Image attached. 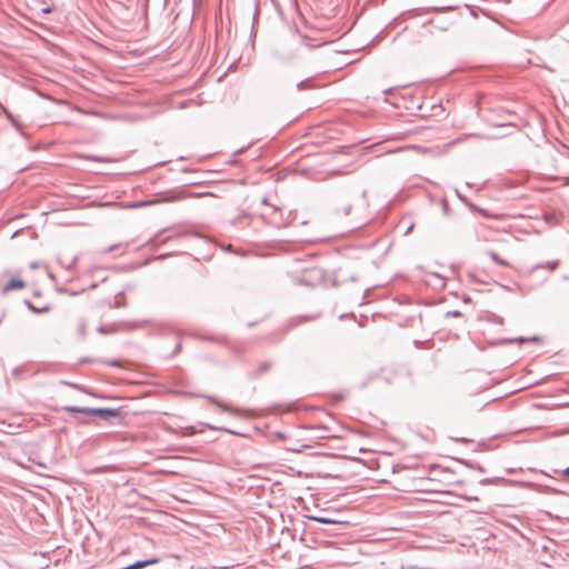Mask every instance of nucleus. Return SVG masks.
I'll return each mask as SVG.
<instances>
[{
  "mask_svg": "<svg viewBox=\"0 0 569 569\" xmlns=\"http://www.w3.org/2000/svg\"><path fill=\"white\" fill-rule=\"evenodd\" d=\"M489 256L497 263H499L501 266H508V263L505 260L500 259L496 252L491 251V252H489Z\"/></svg>",
  "mask_w": 569,
  "mask_h": 569,
  "instance_id": "10",
  "label": "nucleus"
},
{
  "mask_svg": "<svg viewBox=\"0 0 569 569\" xmlns=\"http://www.w3.org/2000/svg\"><path fill=\"white\" fill-rule=\"evenodd\" d=\"M63 411L70 413H83L97 416L106 421H111L114 418H120L121 412L119 409L112 408H88V407H77V406H66L62 408Z\"/></svg>",
  "mask_w": 569,
  "mask_h": 569,
  "instance_id": "2",
  "label": "nucleus"
},
{
  "mask_svg": "<svg viewBox=\"0 0 569 569\" xmlns=\"http://www.w3.org/2000/svg\"><path fill=\"white\" fill-rule=\"evenodd\" d=\"M180 348H181V345H180V343H178V345L176 346V349H174L173 355H176L177 352H179Z\"/></svg>",
  "mask_w": 569,
  "mask_h": 569,
  "instance_id": "25",
  "label": "nucleus"
},
{
  "mask_svg": "<svg viewBox=\"0 0 569 569\" xmlns=\"http://www.w3.org/2000/svg\"><path fill=\"white\" fill-rule=\"evenodd\" d=\"M462 313L459 311V310H452V311H448L446 313V317H455V318H458V317H461Z\"/></svg>",
  "mask_w": 569,
  "mask_h": 569,
  "instance_id": "12",
  "label": "nucleus"
},
{
  "mask_svg": "<svg viewBox=\"0 0 569 569\" xmlns=\"http://www.w3.org/2000/svg\"><path fill=\"white\" fill-rule=\"evenodd\" d=\"M111 366H119V362L117 360L110 362Z\"/></svg>",
  "mask_w": 569,
  "mask_h": 569,
  "instance_id": "27",
  "label": "nucleus"
},
{
  "mask_svg": "<svg viewBox=\"0 0 569 569\" xmlns=\"http://www.w3.org/2000/svg\"><path fill=\"white\" fill-rule=\"evenodd\" d=\"M61 383H63V385H66V386H69V387H72V388H77V389L79 388V386H78V385L72 383V382L61 381Z\"/></svg>",
  "mask_w": 569,
  "mask_h": 569,
  "instance_id": "18",
  "label": "nucleus"
},
{
  "mask_svg": "<svg viewBox=\"0 0 569 569\" xmlns=\"http://www.w3.org/2000/svg\"><path fill=\"white\" fill-rule=\"evenodd\" d=\"M412 228H413V226H412V224H411V226H409V227L407 228L406 233H409V232L412 230Z\"/></svg>",
  "mask_w": 569,
  "mask_h": 569,
  "instance_id": "26",
  "label": "nucleus"
},
{
  "mask_svg": "<svg viewBox=\"0 0 569 569\" xmlns=\"http://www.w3.org/2000/svg\"><path fill=\"white\" fill-rule=\"evenodd\" d=\"M93 360L92 359H89V358H83V359H80V363H90L92 362Z\"/></svg>",
  "mask_w": 569,
  "mask_h": 569,
  "instance_id": "20",
  "label": "nucleus"
},
{
  "mask_svg": "<svg viewBox=\"0 0 569 569\" xmlns=\"http://www.w3.org/2000/svg\"><path fill=\"white\" fill-rule=\"evenodd\" d=\"M3 112L9 119L12 120L11 113L0 103V113Z\"/></svg>",
  "mask_w": 569,
  "mask_h": 569,
  "instance_id": "14",
  "label": "nucleus"
},
{
  "mask_svg": "<svg viewBox=\"0 0 569 569\" xmlns=\"http://www.w3.org/2000/svg\"><path fill=\"white\" fill-rule=\"evenodd\" d=\"M28 303V307L34 311V312H40V310L36 309L30 302H27Z\"/></svg>",
  "mask_w": 569,
  "mask_h": 569,
  "instance_id": "22",
  "label": "nucleus"
},
{
  "mask_svg": "<svg viewBox=\"0 0 569 569\" xmlns=\"http://www.w3.org/2000/svg\"><path fill=\"white\" fill-rule=\"evenodd\" d=\"M496 323H499V325H502L503 323V319L501 317H498V316H495V320H493Z\"/></svg>",
  "mask_w": 569,
  "mask_h": 569,
  "instance_id": "19",
  "label": "nucleus"
},
{
  "mask_svg": "<svg viewBox=\"0 0 569 569\" xmlns=\"http://www.w3.org/2000/svg\"><path fill=\"white\" fill-rule=\"evenodd\" d=\"M525 341H538V338L532 337V338L526 339V338L519 337V338H512V339H503L500 341V343H522Z\"/></svg>",
  "mask_w": 569,
  "mask_h": 569,
  "instance_id": "5",
  "label": "nucleus"
},
{
  "mask_svg": "<svg viewBox=\"0 0 569 569\" xmlns=\"http://www.w3.org/2000/svg\"><path fill=\"white\" fill-rule=\"evenodd\" d=\"M312 88V84L310 82L309 79H306V80H302L300 81L298 84H297V89L299 91H302V90H307V89H311Z\"/></svg>",
  "mask_w": 569,
  "mask_h": 569,
  "instance_id": "7",
  "label": "nucleus"
},
{
  "mask_svg": "<svg viewBox=\"0 0 569 569\" xmlns=\"http://www.w3.org/2000/svg\"><path fill=\"white\" fill-rule=\"evenodd\" d=\"M312 520L319 522V523H325V525H331V523H336L337 521L332 520V519H329V518H326V517H311Z\"/></svg>",
  "mask_w": 569,
  "mask_h": 569,
  "instance_id": "9",
  "label": "nucleus"
},
{
  "mask_svg": "<svg viewBox=\"0 0 569 569\" xmlns=\"http://www.w3.org/2000/svg\"><path fill=\"white\" fill-rule=\"evenodd\" d=\"M119 246H112L109 248V251H113L116 248H118Z\"/></svg>",
  "mask_w": 569,
  "mask_h": 569,
  "instance_id": "28",
  "label": "nucleus"
},
{
  "mask_svg": "<svg viewBox=\"0 0 569 569\" xmlns=\"http://www.w3.org/2000/svg\"><path fill=\"white\" fill-rule=\"evenodd\" d=\"M24 287L26 282L23 280L13 278L2 288V292L7 293L12 290L23 289Z\"/></svg>",
  "mask_w": 569,
  "mask_h": 569,
  "instance_id": "3",
  "label": "nucleus"
},
{
  "mask_svg": "<svg viewBox=\"0 0 569 569\" xmlns=\"http://www.w3.org/2000/svg\"><path fill=\"white\" fill-rule=\"evenodd\" d=\"M28 372L24 366L16 367L11 371V376L16 379L22 378Z\"/></svg>",
  "mask_w": 569,
  "mask_h": 569,
  "instance_id": "6",
  "label": "nucleus"
},
{
  "mask_svg": "<svg viewBox=\"0 0 569 569\" xmlns=\"http://www.w3.org/2000/svg\"><path fill=\"white\" fill-rule=\"evenodd\" d=\"M83 158L87 160H92V161H103V159L94 157V156H84Z\"/></svg>",
  "mask_w": 569,
  "mask_h": 569,
  "instance_id": "16",
  "label": "nucleus"
},
{
  "mask_svg": "<svg viewBox=\"0 0 569 569\" xmlns=\"http://www.w3.org/2000/svg\"><path fill=\"white\" fill-rule=\"evenodd\" d=\"M206 399H208L211 403L216 405L217 407H219L222 411L224 412H229V413H232V415H236L237 413V410L230 408L229 406L222 403L221 401H219L217 398L212 397V396H204Z\"/></svg>",
  "mask_w": 569,
  "mask_h": 569,
  "instance_id": "4",
  "label": "nucleus"
},
{
  "mask_svg": "<svg viewBox=\"0 0 569 569\" xmlns=\"http://www.w3.org/2000/svg\"><path fill=\"white\" fill-rule=\"evenodd\" d=\"M558 266H559V261L558 260H553V261L547 262L546 264H538L535 268L536 269L537 268H548L549 270H555Z\"/></svg>",
  "mask_w": 569,
  "mask_h": 569,
  "instance_id": "8",
  "label": "nucleus"
},
{
  "mask_svg": "<svg viewBox=\"0 0 569 569\" xmlns=\"http://www.w3.org/2000/svg\"><path fill=\"white\" fill-rule=\"evenodd\" d=\"M98 332L101 333V335H106L109 332V330L107 329V327L104 326H101L98 328Z\"/></svg>",
  "mask_w": 569,
  "mask_h": 569,
  "instance_id": "17",
  "label": "nucleus"
},
{
  "mask_svg": "<svg viewBox=\"0 0 569 569\" xmlns=\"http://www.w3.org/2000/svg\"><path fill=\"white\" fill-rule=\"evenodd\" d=\"M312 46L302 37L298 31L291 33V36L281 41L274 52V56L279 62L291 63L298 60L302 53L310 50Z\"/></svg>",
  "mask_w": 569,
  "mask_h": 569,
  "instance_id": "1",
  "label": "nucleus"
},
{
  "mask_svg": "<svg viewBox=\"0 0 569 569\" xmlns=\"http://www.w3.org/2000/svg\"><path fill=\"white\" fill-rule=\"evenodd\" d=\"M350 209L351 207L350 206H347L345 209H343V212L346 216H348L350 213Z\"/></svg>",
  "mask_w": 569,
  "mask_h": 569,
  "instance_id": "21",
  "label": "nucleus"
},
{
  "mask_svg": "<svg viewBox=\"0 0 569 569\" xmlns=\"http://www.w3.org/2000/svg\"><path fill=\"white\" fill-rule=\"evenodd\" d=\"M79 335L83 338L86 336V325L81 322L79 326Z\"/></svg>",
  "mask_w": 569,
  "mask_h": 569,
  "instance_id": "13",
  "label": "nucleus"
},
{
  "mask_svg": "<svg viewBox=\"0 0 569 569\" xmlns=\"http://www.w3.org/2000/svg\"><path fill=\"white\" fill-rule=\"evenodd\" d=\"M270 366H271L270 362L262 363L260 367L261 372H266L270 368Z\"/></svg>",
  "mask_w": 569,
  "mask_h": 569,
  "instance_id": "15",
  "label": "nucleus"
},
{
  "mask_svg": "<svg viewBox=\"0 0 569 569\" xmlns=\"http://www.w3.org/2000/svg\"><path fill=\"white\" fill-rule=\"evenodd\" d=\"M563 476L566 478H569V467H567L565 470H563Z\"/></svg>",
  "mask_w": 569,
  "mask_h": 569,
  "instance_id": "23",
  "label": "nucleus"
},
{
  "mask_svg": "<svg viewBox=\"0 0 569 569\" xmlns=\"http://www.w3.org/2000/svg\"><path fill=\"white\" fill-rule=\"evenodd\" d=\"M217 429L221 430V431H224V432L234 433L233 431H231L229 429H226V428H217Z\"/></svg>",
  "mask_w": 569,
  "mask_h": 569,
  "instance_id": "24",
  "label": "nucleus"
},
{
  "mask_svg": "<svg viewBox=\"0 0 569 569\" xmlns=\"http://www.w3.org/2000/svg\"><path fill=\"white\" fill-rule=\"evenodd\" d=\"M441 207L445 214H448L450 211L448 201L443 198L441 199Z\"/></svg>",
  "mask_w": 569,
  "mask_h": 569,
  "instance_id": "11",
  "label": "nucleus"
}]
</instances>
